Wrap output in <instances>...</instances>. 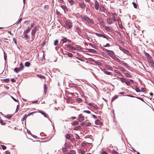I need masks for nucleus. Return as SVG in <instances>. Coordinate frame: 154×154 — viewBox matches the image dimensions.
<instances>
[{
    "mask_svg": "<svg viewBox=\"0 0 154 154\" xmlns=\"http://www.w3.org/2000/svg\"><path fill=\"white\" fill-rule=\"evenodd\" d=\"M82 19L87 21L88 23L91 24H94V23L92 20L89 18L86 15H84L82 17Z\"/></svg>",
    "mask_w": 154,
    "mask_h": 154,
    "instance_id": "f257e3e1",
    "label": "nucleus"
},
{
    "mask_svg": "<svg viewBox=\"0 0 154 154\" xmlns=\"http://www.w3.org/2000/svg\"><path fill=\"white\" fill-rule=\"evenodd\" d=\"M119 49L125 53L127 54L128 55H129L130 54V52L128 51L122 47H119Z\"/></svg>",
    "mask_w": 154,
    "mask_h": 154,
    "instance_id": "f03ea898",
    "label": "nucleus"
},
{
    "mask_svg": "<svg viewBox=\"0 0 154 154\" xmlns=\"http://www.w3.org/2000/svg\"><path fill=\"white\" fill-rule=\"evenodd\" d=\"M79 118L78 119V120L79 122H81L85 119V117L84 116H83L82 114H80L78 115Z\"/></svg>",
    "mask_w": 154,
    "mask_h": 154,
    "instance_id": "7ed1b4c3",
    "label": "nucleus"
},
{
    "mask_svg": "<svg viewBox=\"0 0 154 154\" xmlns=\"http://www.w3.org/2000/svg\"><path fill=\"white\" fill-rule=\"evenodd\" d=\"M94 3L95 5V9L96 10L98 9L99 5V3L96 0H95L94 1Z\"/></svg>",
    "mask_w": 154,
    "mask_h": 154,
    "instance_id": "20e7f679",
    "label": "nucleus"
},
{
    "mask_svg": "<svg viewBox=\"0 0 154 154\" xmlns=\"http://www.w3.org/2000/svg\"><path fill=\"white\" fill-rule=\"evenodd\" d=\"M37 30L36 27H34L32 29L31 32V34L32 36H34L35 34V32Z\"/></svg>",
    "mask_w": 154,
    "mask_h": 154,
    "instance_id": "39448f33",
    "label": "nucleus"
},
{
    "mask_svg": "<svg viewBox=\"0 0 154 154\" xmlns=\"http://www.w3.org/2000/svg\"><path fill=\"white\" fill-rule=\"evenodd\" d=\"M66 24L67 26L69 28H71L72 27V25L69 22L67 21L66 23Z\"/></svg>",
    "mask_w": 154,
    "mask_h": 154,
    "instance_id": "423d86ee",
    "label": "nucleus"
},
{
    "mask_svg": "<svg viewBox=\"0 0 154 154\" xmlns=\"http://www.w3.org/2000/svg\"><path fill=\"white\" fill-rule=\"evenodd\" d=\"M79 5L82 8H84L86 7L84 3H79Z\"/></svg>",
    "mask_w": 154,
    "mask_h": 154,
    "instance_id": "0eeeda50",
    "label": "nucleus"
},
{
    "mask_svg": "<svg viewBox=\"0 0 154 154\" xmlns=\"http://www.w3.org/2000/svg\"><path fill=\"white\" fill-rule=\"evenodd\" d=\"M22 71L19 67L15 68L14 69V71L17 73H18L19 72Z\"/></svg>",
    "mask_w": 154,
    "mask_h": 154,
    "instance_id": "6e6552de",
    "label": "nucleus"
},
{
    "mask_svg": "<svg viewBox=\"0 0 154 154\" xmlns=\"http://www.w3.org/2000/svg\"><path fill=\"white\" fill-rule=\"evenodd\" d=\"M103 27L104 29L107 31H111L112 30V29L109 27L104 26Z\"/></svg>",
    "mask_w": 154,
    "mask_h": 154,
    "instance_id": "1a4fd4ad",
    "label": "nucleus"
},
{
    "mask_svg": "<svg viewBox=\"0 0 154 154\" xmlns=\"http://www.w3.org/2000/svg\"><path fill=\"white\" fill-rule=\"evenodd\" d=\"M96 35H97V36L100 37H103V38H106V36L104 35L99 33H96Z\"/></svg>",
    "mask_w": 154,
    "mask_h": 154,
    "instance_id": "9d476101",
    "label": "nucleus"
},
{
    "mask_svg": "<svg viewBox=\"0 0 154 154\" xmlns=\"http://www.w3.org/2000/svg\"><path fill=\"white\" fill-rule=\"evenodd\" d=\"M108 54L112 58L114 56V52L112 51H111L110 52H109Z\"/></svg>",
    "mask_w": 154,
    "mask_h": 154,
    "instance_id": "9b49d317",
    "label": "nucleus"
},
{
    "mask_svg": "<svg viewBox=\"0 0 154 154\" xmlns=\"http://www.w3.org/2000/svg\"><path fill=\"white\" fill-rule=\"evenodd\" d=\"M67 47L68 48L71 49L72 50H75V47H73L71 45H67Z\"/></svg>",
    "mask_w": 154,
    "mask_h": 154,
    "instance_id": "f8f14e48",
    "label": "nucleus"
},
{
    "mask_svg": "<svg viewBox=\"0 0 154 154\" xmlns=\"http://www.w3.org/2000/svg\"><path fill=\"white\" fill-rule=\"evenodd\" d=\"M39 112L41 113L46 118H47L48 117V115L44 112L41 111H39Z\"/></svg>",
    "mask_w": 154,
    "mask_h": 154,
    "instance_id": "ddd939ff",
    "label": "nucleus"
},
{
    "mask_svg": "<svg viewBox=\"0 0 154 154\" xmlns=\"http://www.w3.org/2000/svg\"><path fill=\"white\" fill-rule=\"evenodd\" d=\"M112 58L114 59L117 62H119L120 61V60L117 57L114 56H113Z\"/></svg>",
    "mask_w": 154,
    "mask_h": 154,
    "instance_id": "4468645a",
    "label": "nucleus"
},
{
    "mask_svg": "<svg viewBox=\"0 0 154 154\" xmlns=\"http://www.w3.org/2000/svg\"><path fill=\"white\" fill-rule=\"evenodd\" d=\"M119 63H120L123 65H124V66H127V64L124 62L123 61H120V62H119Z\"/></svg>",
    "mask_w": 154,
    "mask_h": 154,
    "instance_id": "2eb2a0df",
    "label": "nucleus"
},
{
    "mask_svg": "<svg viewBox=\"0 0 154 154\" xmlns=\"http://www.w3.org/2000/svg\"><path fill=\"white\" fill-rule=\"evenodd\" d=\"M88 52L92 53H95L96 51L94 49H88Z\"/></svg>",
    "mask_w": 154,
    "mask_h": 154,
    "instance_id": "dca6fc26",
    "label": "nucleus"
},
{
    "mask_svg": "<svg viewBox=\"0 0 154 154\" xmlns=\"http://www.w3.org/2000/svg\"><path fill=\"white\" fill-rule=\"evenodd\" d=\"M106 20L107 23L109 24H111L112 23V21L110 18H107Z\"/></svg>",
    "mask_w": 154,
    "mask_h": 154,
    "instance_id": "f3484780",
    "label": "nucleus"
},
{
    "mask_svg": "<svg viewBox=\"0 0 154 154\" xmlns=\"http://www.w3.org/2000/svg\"><path fill=\"white\" fill-rule=\"evenodd\" d=\"M81 128V127L80 126H77L76 127H75L74 128V130H80Z\"/></svg>",
    "mask_w": 154,
    "mask_h": 154,
    "instance_id": "a211bd4d",
    "label": "nucleus"
},
{
    "mask_svg": "<svg viewBox=\"0 0 154 154\" xmlns=\"http://www.w3.org/2000/svg\"><path fill=\"white\" fill-rule=\"evenodd\" d=\"M79 124V122L77 121H74L72 123V125H77Z\"/></svg>",
    "mask_w": 154,
    "mask_h": 154,
    "instance_id": "6ab92c4d",
    "label": "nucleus"
},
{
    "mask_svg": "<svg viewBox=\"0 0 154 154\" xmlns=\"http://www.w3.org/2000/svg\"><path fill=\"white\" fill-rule=\"evenodd\" d=\"M20 67H19L21 70H23L24 68V66L22 63H20Z\"/></svg>",
    "mask_w": 154,
    "mask_h": 154,
    "instance_id": "aec40b11",
    "label": "nucleus"
},
{
    "mask_svg": "<svg viewBox=\"0 0 154 154\" xmlns=\"http://www.w3.org/2000/svg\"><path fill=\"white\" fill-rule=\"evenodd\" d=\"M67 54L69 57H72L73 56V55L72 54L70 53H65V54Z\"/></svg>",
    "mask_w": 154,
    "mask_h": 154,
    "instance_id": "412c9836",
    "label": "nucleus"
},
{
    "mask_svg": "<svg viewBox=\"0 0 154 154\" xmlns=\"http://www.w3.org/2000/svg\"><path fill=\"white\" fill-rule=\"evenodd\" d=\"M30 63L29 62H27L25 63V65L26 67H29L30 66Z\"/></svg>",
    "mask_w": 154,
    "mask_h": 154,
    "instance_id": "4be33fe9",
    "label": "nucleus"
},
{
    "mask_svg": "<svg viewBox=\"0 0 154 154\" xmlns=\"http://www.w3.org/2000/svg\"><path fill=\"white\" fill-rule=\"evenodd\" d=\"M95 123L97 125H100L101 124V122L99 120H97L95 122Z\"/></svg>",
    "mask_w": 154,
    "mask_h": 154,
    "instance_id": "5701e85b",
    "label": "nucleus"
},
{
    "mask_svg": "<svg viewBox=\"0 0 154 154\" xmlns=\"http://www.w3.org/2000/svg\"><path fill=\"white\" fill-rule=\"evenodd\" d=\"M37 76L38 77H39L40 78H42V79H45V77L44 75H42L38 74L37 75Z\"/></svg>",
    "mask_w": 154,
    "mask_h": 154,
    "instance_id": "b1692460",
    "label": "nucleus"
},
{
    "mask_svg": "<svg viewBox=\"0 0 154 154\" xmlns=\"http://www.w3.org/2000/svg\"><path fill=\"white\" fill-rule=\"evenodd\" d=\"M65 137L66 139H69L70 138V136L69 134H67L65 135Z\"/></svg>",
    "mask_w": 154,
    "mask_h": 154,
    "instance_id": "393cba45",
    "label": "nucleus"
},
{
    "mask_svg": "<svg viewBox=\"0 0 154 154\" xmlns=\"http://www.w3.org/2000/svg\"><path fill=\"white\" fill-rule=\"evenodd\" d=\"M61 8L64 10H67L68 9L64 5H62L61 6Z\"/></svg>",
    "mask_w": 154,
    "mask_h": 154,
    "instance_id": "a878e982",
    "label": "nucleus"
},
{
    "mask_svg": "<svg viewBox=\"0 0 154 154\" xmlns=\"http://www.w3.org/2000/svg\"><path fill=\"white\" fill-rule=\"evenodd\" d=\"M89 45H90L91 46L92 48H93L95 49H97V48L95 45H93L91 43H89Z\"/></svg>",
    "mask_w": 154,
    "mask_h": 154,
    "instance_id": "bb28decb",
    "label": "nucleus"
},
{
    "mask_svg": "<svg viewBox=\"0 0 154 154\" xmlns=\"http://www.w3.org/2000/svg\"><path fill=\"white\" fill-rule=\"evenodd\" d=\"M99 21L100 24L101 25H104V21H103V20L101 18H100L99 20Z\"/></svg>",
    "mask_w": 154,
    "mask_h": 154,
    "instance_id": "cd10ccee",
    "label": "nucleus"
},
{
    "mask_svg": "<svg viewBox=\"0 0 154 154\" xmlns=\"http://www.w3.org/2000/svg\"><path fill=\"white\" fill-rule=\"evenodd\" d=\"M30 28L29 27L25 31L24 33L27 34V33L30 31Z\"/></svg>",
    "mask_w": 154,
    "mask_h": 154,
    "instance_id": "c85d7f7f",
    "label": "nucleus"
},
{
    "mask_svg": "<svg viewBox=\"0 0 154 154\" xmlns=\"http://www.w3.org/2000/svg\"><path fill=\"white\" fill-rule=\"evenodd\" d=\"M149 65L150 66H151L154 67V63L152 61H151L149 63Z\"/></svg>",
    "mask_w": 154,
    "mask_h": 154,
    "instance_id": "c756f323",
    "label": "nucleus"
},
{
    "mask_svg": "<svg viewBox=\"0 0 154 154\" xmlns=\"http://www.w3.org/2000/svg\"><path fill=\"white\" fill-rule=\"evenodd\" d=\"M144 53L146 56L148 57V58H152V57L148 53L146 52L145 51L144 52Z\"/></svg>",
    "mask_w": 154,
    "mask_h": 154,
    "instance_id": "7c9ffc66",
    "label": "nucleus"
},
{
    "mask_svg": "<svg viewBox=\"0 0 154 154\" xmlns=\"http://www.w3.org/2000/svg\"><path fill=\"white\" fill-rule=\"evenodd\" d=\"M44 92L45 94H46V90H47V87L46 85H45L44 86Z\"/></svg>",
    "mask_w": 154,
    "mask_h": 154,
    "instance_id": "2f4dec72",
    "label": "nucleus"
},
{
    "mask_svg": "<svg viewBox=\"0 0 154 154\" xmlns=\"http://www.w3.org/2000/svg\"><path fill=\"white\" fill-rule=\"evenodd\" d=\"M24 37L26 40H27L29 38V36L27 34L25 33Z\"/></svg>",
    "mask_w": 154,
    "mask_h": 154,
    "instance_id": "473e14b6",
    "label": "nucleus"
},
{
    "mask_svg": "<svg viewBox=\"0 0 154 154\" xmlns=\"http://www.w3.org/2000/svg\"><path fill=\"white\" fill-rule=\"evenodd\" d=\"M69 2L71 5H73L74 4V2L73 1V0H72L69 1Z\"/></svg>",
    "mask_w": 154,
    "mask_h": 154,
    "instance_id": "72a5a7b5",
    "label": "nucleus"
},
{
    "mask_svg": "<svg viewBox=\"0 0 154 154\" xmlns=\"http://www.w3.org/2000/svg\"><path fill=\"white\" fill-rule=\"evenodd\" d=\"M106 67L108 69L110 70H112V68L110 66H109V65H107L106 66Z\"/></svg>",
    "mask_w": 154,
    "mask_h": 154,
    "instance_id": "f704fd0d",
    "label": "nucleus"
},
{
    "mask_svg": "<svg viewBox=\"0 0 154 154\" xmlns=\"http://www.w3.org/2000/svg\"><path fill=\"white\" fill-rule=\"evenodd\" d=\"M91 125V123L89 122H85V125L87 126H90Z\"/></svg>",
    "mask_w": 154,
    "mask_h": 154,
    "instance_id": "c9c22d12",
    "label": "nucleus"
},
{
    "mask_svg": "<svg viewBox=\"0 0 154 154\" xmlns=\"http://www.w3.org/2000/svg\"><path fill=\"white\" fill-rule=\"evenodd\" d=\"M84 113H86L90 114L91 113V112L89 110H84L83 111Z\"/></svg>",
    "mask_w": 154,
    "mask_h": 154,
    "instance_id": "e433bc0d",
    "label": "nucleus"
},
{
    "mask_svg": "<svg viewBox=\"0 0 154 154\" xmlns=\"http://www.w3.org/2000/svg\"><path fill=\"white\" fill-rule=\"evenodd\" d=\"M0 123L2 125H4L5 124V123L3 122L2 119H0Z\"/></svg>",
    "mask_w": 154,
    "mask_h": 154,
    "instance_id": "4c0bfd02",
    "label": "nucleus"
},
{
    "mask_svg": "<svg viewBox=\"0 0 154 154\" xmlns=\"http://www.w3.org/2000/svg\"><path fill=\"white\" fill-rule=\"evenodd\" d=\"M75 138L76 139H79V138H80L79 137L78 134H75Z\"/></svg>",
    "mask_w": 154,
    "mask_h": 154,
    "instance_id": "58836bf2",
    "label": "nucleus"
},
{
    "mask_svg": "<svg viewBox=\"0 0 154 154\" xmlns=\"http://www.w3.org/2000/svg\"><path fill=\"white\" fill-rule=\"evenodd\" d=\"M100 9L102 11H104V8L103 6H100Z\"/></svg>",
    "mask_w": 154,
    "mask_h": 154,
    "instance_id": "ea45409f",
    "label": "nucleus"
},
{
    "mask_svg": "<svg viewBox=\"0 0 154 154\" xmlns=\"http://www.w3.org/2000/svg\"><path fill=\"white\" fill-rule=\"evenodd\" d=\"M120 79L122 82H125L126 81L125 79L123 78H120Z\"/></svg>",
    "mask_w": 154,
    "mask_h": 154,
    "instance_id": "a19ab883",
    "label": "nucleus"
},
{
    "mask_svg": "<svg viewBox=\"0 0 154 154\" xmlns=\"http://www.w3.org/2000/svg\"><path fill=\"white\" fill-rule=\"evenodd\" d=\"M112 152L113 154H118L119 153L117 151H115V150H112Z\"/></svg>",
    "mask_w": 154,
    "mask_h": 154,
    "instance_id": "79ce46f5",
    "label": "nucleus"
},
{
    "mask_svg": "<svg viewBox=\"0 0 154 154\" xmlns=\"http://www.w3.org/2000/svg\"><path fill=\"white\" fill-rule=\"evenodd\" d=\"M1 146L2 148V149H3V150H5V149H6V147L5 146V145H1Z\"/></svg>",
    "mask_w": 154,
    "mask_h": 154,
    "instance_id": "37998d69",
    "label": "nucleus"
},
{
    "mask_svg": "<svg viewBox=\"0 0 154 154\" xmlns=\"http://www.w3.org/2000/svg\"><path fill=\"white\" fill-rule=\"evenodd\" d=\"M58 41L57 40H56L54 42V45H56L58 44Z\"/></svg>",
    "mask_w": 154,
    "mask_h": 154,
    "instance_id": "c03bdc74",
    "label": "nucleus"
},
{
    "mask_svg": "<svg viewBox=\"0 0 154 154\" xmlns=\"http://www.w3.org/2000/svg\"><path fill=\"white\" fill-rule=\"evenodd\" d=\"M22 20V18L21 17L20 18V19L18 20V22H17V24H19V23H20L21 22V21Z\"/></svg>",
    "mask_w": 154,
    "mask_h": 154,
    "instance_id": "a18cd8bd",
    "label": "nucleus"
},
{
    "mask_svg": "<svg viewBox=\"0 0 154 154\" xmlns=\"http://www.w3.org/2000/svg\"><path fill=\"white\" fill-rule=\"evenodd\" d=\"M136 91L137 92H139L141 91L139 89L138 87H137L135 89Z\"/></svg>",
    "mask_w": 154,
    "mask_h": 154,
    "instance_id": "49530a36",
    "label": "nucleus"
},
{
    "mask_svg": "<svg viewBox=\"0 0 154 154\" xmlns=\"http://www.w3.org/2000/svg\"><path fill=\"white\" fill-rule=\"evenodd\" d=\"M62 41L63 43L66 42L67 41V39L66 38H64L63 39H62Z\"/></svg>",
    "mask_w": 154,
    "mask_h": 154,
    "instance_id": "de8ad7c7",
    "label": "nucleus"
},
{
    "mask_svg": "<svg viewBox=\"0 0 154 154\" xmlns=\"http://www.w3.org/2000/svg\"><path fill=\"white\" fill-rule=\"evenodd\" d=\"M132 4H133L134 7V8H137V4L133 2L132 3Z\"/></svg>",
    "mask_w": 154,
    "mask_h": 154,
    "instance_id": "09e8293b",
    "label": "nucleus"
},
{
    "mask_svg": "<svg viewBox=\"0 0 154 154\" xmlns=\"http://www.w3.org/2000/svg\"><path fill=\"white\" fill-rule=\"evenodd\" d=\"M125 75L127 77H131V75L129 73H126L125 74Z\"/></svg>",
    "mask_w": 154,
    "mask_h": 154,
    "instance_id": "8fccbe9b",
    "label": "nucleus"
},
{
    "mask_svg": "<svg viewBox=\"0 0 154 154\" xmlns=\"http://www.w3.org/2000/svg\"><path fill=\"white\" fill-rule=\"evenodd\" d=\"M147 58V59L148 60V62H149V63L150 62H151V61H152V60L151 58Z\"/></svg>",
    "mask_w": 154,
    "mask_h": 154,
    "instance_id": "3c124183",
    "label": "nucleus"
},
{
    "mask_svg": "<svg viewBox=\"0 0 154 154\" xmlns=\"http://www.w3.org/2000/svg\"><path fill=\"white\" fill-rule=\"evenodd\" d=\"M117 98V97L116 96H115L113 97H112V101H114L115 100V99H116Z\"/></svg>",
    "mask_w": 154,
    "mask_h": 154,
    "instance_id": "603ef678",
    "label": "nucleus"
},
{
    "mask_svg": "<svg viewBox=\"0 0 154 154\" xmlns=\"http://www.w3.org/2000/svg\"><path fill=\"white\" fill-rule=\"evenodd\" d=\"M19 106H20L19 105H17V108L16 109V112H17L18 110L19 109Z\"/></svg>",
    "mask_w": 154,
    "mask_h": 154,
    "instance_id": "864d4df0",
    "label": "nucleus"
},
{
    "mask_svg": "<svg viewBox=\"0 0 154 154\" xmlns=\"http://www.w3.org/2000/svg\"><path fill=\"white\" fill-rule=\"evenodd\" d=\"M104 73L108 75H110V73L109 72L107 71H104Z\"/></svg>",
    "mask_w": 154,
    "mask_h": 154,
    "instance_id": "5fc2aeb1",
    "label": "nucleus"
},
{
    "mask_svg": "<svg viewBox=\"0 0 154 154\" xmlns=\"http://www.w3.org/2000/svg\"><path fill=\"white\" fill-rule=\"evenodd\" d=\"M125 82L126 84L128 85H129L130 84V82L128 81H126Z\"/></svg>",
    "mask_w": 154,
    "mask_h": 154,
    "instance_id": "6e6d98bb",
    "label": "nucleus"
},
{
    "mask_svg": "<svg viewBox=\"0 0 154 154\" xmlns=\"http://www.w3.org/2000/svg\"><path fill=\"white\" fill-rule=\"evenodd\" d=\"M87 121H88V120H87L86 121H85V122H82L81 123V124L82 125V126H84V125H85V122H86Z\"/></svg>",
    "mask_w": 154,
    "mask_h": 154,
    "instance_id": "4d7b16f0",
    "label": "nucleus"
},
{
    "mask_svg": "<svg viewBox=\"0 0 154 154\" xmlns=\"http://www.w3.org/2000/svg\"><path fill=\"white\" fill-rule=\"evenodd\" d=\"M82 100V99L80 98H78L76 99V101L78 102H81Z\"/></svg>",
    "mask_w": 154,
    "mask_h": 154,
    "instance_id": "13d9d810",
    "label": "nucleus"
},
{
    "mask_svg": "<svg viewBox=\"0 0 154 154\" xmlns=\"http://www.w3.org/2000/svg\"><path fill=\"white\" fill-rule=\"evenodd\" d=\"M4 81L6 82H8L9 81V79H4Z\"/></svg>",
    "mask_w": 154,
    "mask_h": 154,
    "instance_id": "bf43d9fd",
    "label": "nucleus"
},
{
    "mask_svg": "<svg viewBox=\"0 0 154 154\" xmlns=\"http://www.w3.org/2000/svg\"><path fill=\"white\" fill-rule=\"evenodd\" d=\"M110 46V45L109 43H107L106 45H103V46L104 47H109Z\"/></svg>",
    "mask_w": 154,
    "mask_h": 154,
    "instance_id": "052dcab7",
    "label": "nucleus"
},
{
    "mask_svg": "<svg viewBox=\"0 0 154 154\" xmlns=\"http://www.w3.org/2000/svg\"><path fill=\"white\" fill-rule=\"evenodd\" d=\"M114 72L116 73L119 74H120V72L118 70H114Z\"/></svg>",
    "mask_w": 154,
    "mask_h": 154,
    "instance_id": "680f3d73",
    "label": "nucleus"
},
{
    "mask_svg": "<svg viewBox=\"0 0 154 154\" xmlns=\"http://www.w3.org/2000/svg\"><path fill=\"white\" fill-rule=\"evenodd\" d=\"M11 98L15 101L17 102L18 101V100L15 99L14 97H13L12 96H11Z\"/></svg>",
    "mask_w": 154,
    "mask_h": 154,
    "instance_id": "e2e57ef3",
    "label": "nucleus"
},
{
    "mask_svg": "<svg viewBox=\"0 0 154 154\" xmlns=\"http://www.w3.org/2000/svg\"><path fill=\"white\" fill-rule=\"evenodd\" d=\"M86 145V143H83L82 144L81 146L82 147L85 146Z\"/></svg>",
    "mask_w": 154,
    "mask_h": 154,
    "instance_id": "0e129e2a",
    "label": "nucleus"
},
{
    "mask_svg": "<svg viewBox=\"0 0 154 154\" xmlns=\"http://www.w3.org/2000/svg\"><path fill=\"white\" fill-rule=\"evenodd\" d=\"M70 153L71 154H74L75 153V151L73 150H71L70 151Z\"/></svg>",
    "mask_w": 154,
    "mask_h": 154,
    "instance_id": "69168bd1",
    "label": "nucleus"
},
{
    "mask_svg": "<svg viewBox=\"0 0 154 154\" xmlns=\"http://www.w3.org/2000/svg\"><path fill=\"white\" fill-rule=\"evenodd\" d=\"M6 117L8 119H10L11 118V116L10 115L7 116Z\"/></svg>",
    "mask_w": 154,
    "mask_h": 154,
    "instance_id": "338daca9",
    "label": "nucleus"
},
{
    "mask_svg": "<svg viewBox=\"0 0 154 154\" xmlns=\"http://www.w3.org/2000/svg\"><path fill=\"white\" fill-rule=\"evenodd\" d=\"M66 150V147H63L62 148V150L63 151H65Z\"/></svg>",
    "mask_w": 154,
    "mask_h": 154,
    "instance_id": "774afa93",
    "label": "nucleus"
}]
</instances>
